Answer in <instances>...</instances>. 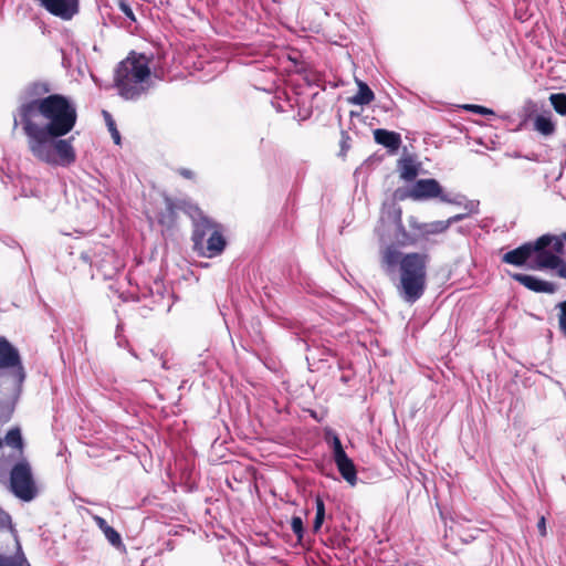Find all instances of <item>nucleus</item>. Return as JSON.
I'll return each instance as SVG.
<instances>
[{"instance_id":"nucleus-31","label":"nucleus","mask_w":566,"mask_h":566,"mask_svg":"<svg viewBox=\"0 0 566 566\" xmlns=\"http://www.w3.org/2000/svg\"><path fill=\"white\" fill-rule=\"evenodd\" d=\"M333 458H334L335 464H337L338 462L347 459L348 455L346 454L344 448H340V449L333 451Z\"/></svg>"},{"instance_id":"nucleus-10","label":"nucleus","mask_w":566,"mask_h":566,"mask_svg":"<svg viewBox=\"0 0 566 566\" xmlns=\"http://www.w3.org/2000/svg\"><path fill=\"white\" fill-rule=\"evenodd\" d=\"M18 367L20 379L24 378L21 357L18 349L4 337H0V369Z\"/></svg>"},{"instance_id":"nucleus-11","label":"nucleus","mask_w":566,"mask_h":566,"mask_svg":"<svg viewBox=\"0 0 566 566\" xmlns=\"http://www.w3.org/2000/svg\"><path fill=\"white\" fill-rule=\"evenodd\" d=\"M510 276L530 291L547 294L556 292V285L554 283L541 280L536 276L522 273H510Z\"/></svg>"},{"instance_id":"nucleus-20","label":"nucleus","mask_w":566,"mask_h":566,"mask_svg":"<svg viewBox=\"0 0 566 566\" xmlns=\"http://www.w3.org/2000/svg\"><path fill=\"white\" fill-rule=\"evenodd\" d=\"M343 479L352 486L357 483V471L352 459L347 458L336 464Z\"/></svg>"},{"instance_id":"nucleus-37","label":"nucleus","mask_w":566,"mask_h":566,"mask_svg":"<svg viewBox=\"0 0 566 566\" xmlns=\"http://www.w3.org/2000/svg\"><path fill=\"white\" fill-rule=\"evenodd\" d=\"M478 206H479V202L470 201L465 205V208L469 210L470 213H472V212H478Z\"/></svg>"},{"instance_id":"nucleus-7","label":"nucleus","mask_w":566,"mask_h":566,"mask_svg":"<svg viewBox=\"0 0 566 566\" xmlns=\"http://www.w3.org/2000/svg\"><path fill=\"white\" fill-rule=\"evenodd\" d=\"M39 6L62 21H71L80 13V0H36Z\"/></svg>"},{"instance_id":"nucleus-30","label":"nucleus","mask_w":566,"mask_h":566,"mask_svg":"<svg viewBox=\"0 0 566 566\" xmlns=\"http://www.w3.org/2000/svg\"><path fill=\"white\" fill-rule=\"evenodd\" d=\"M411 188L405 189V188H398L395 191V198L398 200H406L407 198H411Z\"/></svg>"},{"instance_id":"nucleus-27","label":"nucleus","mask_w":566,"mask_h":566,"mask_svg":"<svg viewBox=\"0 0 566 566\" xmlns=\"http://www.w3.org/2000/svg\"><path fill=\"white\" fill-rule=\"evenodd\" d=\"M118 8H119L120 12L127 19H129L132 22L136 21V18H135V14L133 12V9H132L130 4L126 0H119L118 1Z\"/></svg>"},{"instance_id":"nucleus-16","label":"nucleus","mask_w":566,"mask_h":566,"mask_svg":"<svg viewBox=\"0 0 566 566\" xmlns=\"http://www.w3.org/2000/svg\"><path fill=\"white\" fill-rule=\"evenodd\" d=\"M534 129L543 136H552L556 130V125L552 119L551 113L537 114L533 122Z\"/></svg>"},{"instance_id":"nucleus-39","label":"nucleus","mask_w":566,"mask_h":566,"mask_svg":"<svg viewBox=\"0 0 566 566\" xmlns=\"http://www.w3.org/2000/svg\"><path fill=\"white\" fill-rule=\"evenodd\" d=\"M81 256H82V259H83V260L88 261V255H87V253H82V255H81Z\"/></svg>"},{"instance_id":"nucleus-40","label":"nucleus","mask_w":566,"mask_h":566,"mask_svg":"<svg viewBox=\"0 0 566 566\" xmlns=\"http://www.w3.org/2000/svg\"><path fill=\"white\" fill-rule=\"evenodd\" d=\"M3 443H6V442H4V439H3V440H2V439H0V449L2 448Z\"/></svg>"},{"instance_id":"nucleus-17","label":"nucleus","mask_w":566,"mask_h":566,"mask_svg":"<svg viewBox=\"0 0 566 566\" xmlns=\"http://www.w3.org/2000/svg\"><path fill=\"white\" fill-rule=\"evenodd\" d=\"M93 520L96 523V525L98 526V528L104 533L107 541L114 547H119L120 545H123L122 537H120L119 533L115 528L109 526L103 517H101L98 515H94Z\"/></svg>"},{"instance_id":"nucleus-34","label":"nucleus","mask_w":566,"mask_h":566,"mask_svg":"<svg viewBox=\"0 0 566 566\" xmlns=\"http://www.w3.org/2000/svg\"><path fill=\"white\" fill-rule=\"evenodd\" d=\"M468 214L469 213H459L453 217H450L448 220H446V222H448V228H450V226L455 222L462 221L463 219H465L468 217Z\"/></svg>"},{"instance_id":"nucleus-41","label":"nucleus","mask_w":566,"mask_h":566,"mask_svg":"<svg viewBox=\"0 0 566 566\" xmlns=\"http://www.w3.org/2000/svg\"><path fill=\"white\" fill-rule=\"evenodd\" d=\"M391 205H389L388 207H390ZM387 210H389V208H387ZM382 214H387L388 216V211H382Z\"/></svg>"},{"instance_id":"nucleus-26","label":"nucleus","mask_w":566,"mask_h":566,"mask_svg":"<svg viewBox=\"0 0 566 566\" xmlns=\"http://www.w3.org/2000/svg\"><path fill=\"white\" fill-rule=\"evenodd\" d=\"M291 528L293 533L296 535L298 542L303 539L304 536V524L301 516H293L291 520Z\"/></svg>"},{"instance_id":"nucleus-5","label":"nucleus","mask_w":566,"mask_h":566,"mask_svg":"<svg viewBox=\"0 0 566 566\" xmlns=\"http://www.w3.org/2000/svg\"><path fill=\"white\" fill-rule=\"evenodd\" d=\"M9 484L10 491L22 501L30 502L36 496V484L27 458H20L11 468Z\"/></svg>"},{"instance_id":"nucleus-18","label":"nucleus","mask_w":566,"mask_h":566,"mask_svg":"<svg viewBox=\"0 0 566 566\" xmlns=\"http://www.w3.org/2000/svg\"><path fill=\"white\" fill-rule=\"evenodd\" d=\"M0 566H31L20 543L17 541V551L13 555L0 554Z\"/></svg>"},{"instance_id":"nucleus-6","label":"nucleus","mask_w":566,"mask_h":566,"mask_svg":"<svg viewBox=\"0 0 566 566\" xmlns=\"http://www.w3.org/2000/svg\"><path fill=\"white\" fill-rule=\"evenodd\" d=\"M411 199L416 201L439 198L441 202L461 206L465 199L462 195L450 196L444 193L438 180L419 179L411 186Z\"/></svg>"},{"instance_id":"nucleus-4","label":"nucleus","mask_w":566,"mask_h":566,"mask_svg":"<svg viewBox=\"0 0 566 566\" xmlns=\"http://www.w3.org/2000/svg\"><path fill=\"white\" fill-rule=\"evenodd\" d=\"M186 212L192 220L193 251L205 258L220 255L227 245L222 227L207 217L197 206H189Z\"/></svg>"},{"instance_id":"nucleus-33","label":"nucleus","mask_w":566,"mask_h":566,"mask_svg":"<svg viewBox=\"0 0 566 566\" xmlns=\"http://www.w3.org/2000/svg\"><path fill=\"white\" fill-rule=\"evenodd\" d=\"M408 223H409V227H410L411 229L417 230V231H419V232L422 234V231H423L422 226H423V223H420V222L417 220V218H416V217H410V218L408 219Z\"/></svg>"},{"instance_id":"nucleus-8","label":"nucleus","mask_w":566,"mask_h":566,"mask_svg":"<svg viewBox=\"0 0 566 566\" xmlns=\"http://www.w3.org/2000/svg\"><path fill=\"white\" fill-rule=\"evenodd\" d=\"M402 211L401 208L395 203H391L388 210V219H390L396 226L395 242L397 247H409L416 245L418 238L410 234L402 223Z\"/></svg>"},{"instance_id":"nucleus-1","label":"nucleus","mask_w":566,"mask_h":566,"mask_svg":"<svg viewBox=\"0 0 566 566\" xmlns=\"http://www.w3.org/2000/svg\"><path fill=\"white\" fill-rule=\"evenodd\" d=\"M45 81L29 83L15 113L13 128L21 126L29 153L41 163L53 167H67L75 163L73 137L63 138L76 125L75 102L62 94H50Z\"/></svg>"},{"instance_id":"nucleus-24","label":"nucleus","mask_w":566,"mask_h":566,"mask_svg":"<svg viewBox=\"0 0 566 566\" xmlns=\"http://www.w3.org/2000/svg\"><path fill=\"white\" fill-rule=\"evenodd\" d=\"M315 504H316V515H315L314 523H313V531L318 532L321 530L322 524L325 518V504H324V501L319 496L316 497Z\"/></svg>"},{"instance_id":"nucleus-13","label":"nucleus","mask_w":566,"mask_h":566,"mask_svg":"<svg viewBox=\"0 0 566 566\" xmlns=\"http://www.w3.org/2000/svg\"><path fill=\"white\" fill-rule=\"evenodd\" d=\"M374 139L377 144L386 147L391 155L396 154L401 146L400 134L384 128L374 130Z\"/></svg>"},{"instance_id":"nucleus-2","label":"nucleus","mask_w":566,"mask_h":566,"mask_svg":"<svg viewBox=\"0 0 566 566\" xmlns=\"http://www.w3.org/2000/svg\"><path fill=\"white\" fill-rule=\"evenodd\" d=\"M429 260L427 253H401L395 244L386 245L380 251L381 269L389 276L398 269L397 292L405 302L410 304L420 300L426 291Z\"/></svg>"},{"instance_id":"nucleus-15","label":"nucleus","mask_w":566,"mask_h":566,"mask_svg":"<svg viewBox=\"0 0 566 566\" xmlns=\"http://www.w3.org/2000/svg\"><path fill=\"white\" fill-rule=\"evenodd\" d=\"M535 241L538 250L542 248H548L551 252L556 253L558 256H560L564 253V240L557 235L544 234L536 239Z\"/></svg>"},{"instance_id":"nucleus-19","label":"nucleus","mask_w":566,"mask_h":566,"mask_svg":"<svg viewBox=\"0 0 566 566\" xmlns=\"http://www.w3.org/2000/svg\"><path fill=\"white\" fill-rule=\"evenodd\" d=\"M398 168L400 178L406 181H412L418 176L419 167L415 164L411 157L401 158L398 160Z\"/></svg>"},{"instance_id":"nucleus-12","label":"nucleus","mask_w":566,"mask_h":566,"mask_svg":"<svg viewBox=\"0 0 566 566\" xmlns=\"http://www.w3.org/2000/svg\"><path fill=\"white\" fill-rule=\"evenodd\" d=\"M531 262L527 264L530 270H544L555 269L559 263V258L556 253L551 252L548 248L536 250Z\"/></svg>"},{"instance_id":"nucleus-36","label":"nucleus","mask_w":566,"mask_h":566,"mask_svg":"<svg viewBox=\"0 0 566 566\" xmlns=\"http://www.w3.org/2000/svg\"><path fill=\"white\" fill-rule=\"evenodd\" d=\"M178 172L184 177V178H187V179H193L195 178V172L190 169H187V168H180L178 170Z\"/></svg>"},{"instance_id":"nucleus-14","label":"nucleus","mask_w":566,"mask_h":566,"mask_svg":"<svg viewBox=\"0 0 566 566\" xmlns=\"http://www.w3.org/2000/svg\"><path fill=\"white\" fill-rule=\"evenodd\" d=\"M358 92L354 96L347 98L349 104L353 105H368L375 99V94L371 88L363 81L356 78Z\"/></svg>"},{"instance_id":"nucleus-25","label":"nucleus","mask_w":566,"mask_h":566,"mask_svg":"<svg viewBox=\"0 0 566 566\" xmlns=\"http://www.w3.org/2000/svg\"><path fill=\"white\" fill-rule=\"evenodd\" d=\"M103 116L105 118L106 125L108 127V130L112 135V138L116 145L120 144V135L119 132L116 128V124L112 117V115L107 111H103Z\"/></svg>"},{"instance_id":"nucleus-28","label":"nucleus","mask_w":566,"mask_h":566,"mask_svg":"<svg viewBox=\"0 0 566 566\" xmlns=\"http://www.w3.org/2000/svg\"><path fill=\"white\" fill-rule=\"evenodd\" d=\"M325 440L331 446L333 451L343 448L340 439L333 431H327L326 432Z\"/></svg>"},{"instance_id":"nucleus-35","label":"nucleus","mask_w":566,"mask_h":566,"mask_svg":"<svg viewBox=\"0 0 566 566\" xmlns=\"http://www.w3.org/2000/svg\"><path fill=\"white\" fill-rule=\"evenodd\" d=\"M537 528H538V532L542 536H545L546 535V521H545V517L542 516L537 523Z\"/></svg>"},{"instance_id":"nucleus-9","label":"nucleus","mask_w":566,"mask_h":566,"mask_svg":"<svg viewBox=\"0 0 566 566\" xmlns=\"http://www.w3.org/2000/svg\"><path fill=\"white\" fill-rule=\"evenodd\" d=\"M538 250L536 241H530L502 255V262L515 266H526L531 262L535 251Z\"/></svg>"},{"instance_id":"nucleus-29","label":"nucleus","mask_w":566,"mask_h":566,"mask_svg":"<svg viewBox=\"0 0 566 566\" xmlns=\"http://www.w3.org/2000/svg\"><path fill=\"white\" fill-rule=\"evenodd\" d=\"M463 108L467 111L476 113V114H481V115H493L494 114V112L492 109L486 108L481 105L468 104V105H464Z\"/></svg>"},{"instance_id":"nucleus-3","label":"nucleus","mask_w":566,"mask_h":566,"mask_svg":"<svg viewBox=\"0 0 566 566\" xmlns=\"http://www.w3.org/2000/svg\"><path fill=\"white\" fill-rule=\"evenodd\" d=\"M149 60L143 53L130 52L118 63L114 75V85L125 99H138L149 90Z\"/></svg>"},{"instance_id":"nucleus-32","label":"nucleus","mask_w":566,"mask_h":566,"mask_svg":"<svg viewBox=\"0 0 566 566\" xmlns=\"http://www.w3.org/2000/svg\"><path fill=\"white\" fill-rule=\"evenodd\" d=\"M554 270L557 271L556 273L559 277L566 280V262L562 258H559V263Z\"/></svg>"},{"instance_id":"nucleus-21","label":"nucleus","mask_w":566,"mask_h":566,"mask_svg":"<svg viewBox=\"0 0 566 566\" xmlns=\"http://www.w3.org/2000/svg\"><path fill=\"white\" fill-rule=\"evenodd\" d=\"M4 442L7 446L18 450L19 459L24 458L23 439L19 428L10 429L4 437Z\"/></svg>"},{"instance_id":"nucleus-22","label":"nucleus","mask_w":566,"mask_h":566,"mask_svg":"<svg viewBox=\"0 0 566 566\" xmlns=\"http://www.w3.org/2000/svg\"><path fill=\"white\" fill-rule=\"evenodd\" d=\"M422 228H423V231H422L423 237H427L429 234L443 233L449 229L448 222H446V220L444 221L439 220V221H433V222H429V223H423Z\"/></svg>"},{"instance_id":"nucleus-38","label":"nucleus","mask_w":566,"mask_h":566,"mask_svg":"<svg viewBox=\"0 0 566 566\" xmlns=\"http://www.w3.org/2000/svg\"><path fill=\"white\" fill-rule=\"evenodd\" d=\"M10 515L9 514H3V517L0 515V521L1 523L3 524L4 522H10Z\"/></svg>"},{"instance_id":"nucleus-23","label":"nucleus","mask_w":566,"mask_h":566,"mask_svg":"<svg viewBox=\"0 0 566 566\" xmlns=\"http://www.w3.org/2000/svg\"><path fill=\"white\" fill-rule=\"evenodd\" d=\"M549 101L554 109L562 116L566 115V94L554 93L549 96Z\"/></svg>"}]
</instances>
